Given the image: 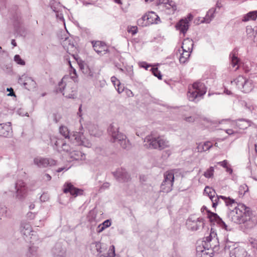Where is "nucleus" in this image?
I'll return each mask as SVG.
<instances>
[{"instance_id":"nucleus-1","label":"nucleus","mask_w":257,"mask_h":257,"mask_svg":"<svg viewBox=\"0 0 257 257\" xmlns=\"http://www.w3.org/2000/svg\"><path fill=\"white\" fill-rule=\"evenodd\" d=\"M235 202L232 206H227L228 207L234 206L227 213V217L230 221L236 224L242 223L244 226L247 229H251L256 225V222L255 217L252 216V213L248 207L243 204H238L235 206Z\"/></svg>"},{"instance_id":"nucleus-2","label":"nucleus","mask_w":257,"mask_h":257,"mask_svg":"<svg viewBox=\"0 0 257 257\" xmlns=\"http://www.w3.org/2000/svg\"><path fill=\"white\" fill-rule=\"evenodd\" d=\"M144 146L149 149L163 150L170 146L169 142L163 136L151 134L144 140Z\"/></svg>"},{"instance_id":"nucleus-3","label":"nucleus","mask_w":257,"mask_h":257,"mask_svg":"<svg viewBox=\"0 0 257 257\" xmlns=\"http://www.w3.org/2000/svg\"><path fill=\"white\" fill-rule=\"evenodd\" d=\"M118 124L113 122L108 127L107 131L111 137L113 142H117L124 149H130L131 144L126 136L119 132Z\"/></svg>"},{"instance_id":"nucleus-4","label":"nucleus","mask_w":257,"mask_h":257,"mask_svg":"<svg viewBox=\"0 0 257 257\" xmlns=\"http://www.w3.org/2000/svg\"><path fill=\"white\" fill-rule=\"evenodd\" d=\"M72 76L70 78L63 77L61 82L59 83L57 91L61 92L63 95L68 98H74L76 96V88L74 80Z\"/></svg>"},{"instance_id":"nucleus-5","label":"nucleus","mask_w":257,"mask_h":257,"mask_svg":"<svg viewBox=\"0 0 257 257\" xmlns=\"http://www.w3.org/2000/svg\"><path fill=\"white\" fill-rule=\"evenodd\" d=\"M206 91L207 88L203 83L195 82L188 88V98L190 101L197 102L206 93Z\"/></svg>"},{"instance_id":"nucleus-6","label":"nucleus","mask_w":257,"mask_h":257,"mask_svg":"<svg viewBox=\"0 0 257 257\" xmlns=\"http://www.w3.org/2000/svg\"><path fill=\"white\" fill-rule=\"evenodd\" d=\"M230 257H257V241L250 242L247 251L241 247L234 248L230 251Z\"/></svg>"},{"instance_id":"nucleus-7","label":"nucleus","mask_w":257,"mask_h":257,"mask_svg":"<svg viewBox=\"0 0 257 257\" xmlns=\"http://www.w3.org/2000/svg\"><path fill=\"white\" fill-rule=\"evenodd\" d=\"M232 85H235L238 89L244 93L250 92L253 87L252 82L242 76L239 75L233 81H231Z\"/></svg>"},{"instance_id":"nucleus-8","label":"nucleus","mask_w":257,"mask_h":257,"mask_svg":"<svg viewBox=\"0 0 257 257\" xmlns=\"http://www.w3.org/2000/svg\"><path fill=\"white\" fill-rule=\"evenodd\" d=\"M215 191L213 189L211 188V192H209V194H207L212 202V207L214 208H215L218 204L221 203L220 199L223 200L226 206H232L233 204L235 203V200L234 199H231L229 197L227 198L226 197L221 195H217L215 197Z\"/></svg>"},{"instance_id":"nucleus-9","label":"nucleus","mask_w":257,"mask_h":257,"mask_svg":"<svg viewBox=\"0 0 257 257\" xmlns=\"http://www.w3.org/2000/svg\"><path fill=\"white\" fill-rule=\"evenodd\" d=\"M164 179L161 185V191L168 193L172 191L174 181V174L171 172H166L164 174Z\"/></svg>"},{"instance_id":"nucleus-10","label":"nucleus","mask_w":257,"mask_h":257,"mask_svg":"<svg viewBox=\"0 0 257 257\" xmlns=\"http://www.w3.org/2000/svg\"><path fill=\"white\" fill-rule=\"evenodd\" d=\"M216 234L211 231L209 236H206L202 244L206 248H211L213 252L217 251L219 247V242L216 237Z\"/></svg>"},{"instance_id":"nucleus-11","label":"nucleus","mask_w":257,"mask_h":257,"mask_svg":"<svg viewBox=\"0 0 257 257\" xmlns=\"http://www.w3.org/2000/svg\"><path fill=\"white\" fill-rule=\"evenodd\" d=\"M71 138L72 143L75 144L76 145L83 146L87 148H90L92 146L91 143L85 137L82 133L73 132Z\"/></svg>"},{"instance_id":"nucleus-12","label":"nucleus","mask_w":257,"mask_h":257,"mask_svg":"<svg viewBox=\"0 0 257 257\" xmlns=\"http://www.w3.org/2000/svg\"><path fill=\"white\" fill-rule=\"evenodd\" d=\"M158 5L159 9L169 15L173 14L177 9L175 3L170 0H158Z\"/></svg>"},{"instance_id":"nucleus-13","label":"nucleus","mask_w":257,"mask_h":257,"mask_svg":"<svg viewBox=\"0 0 257 257\" xmlns=\"http://www.w3.org/2000/svg\"><path fill=\"white\" fill-rule=\"evenodd\" d=\"M186 225L188 229L191 231H196L203 227V219L191 216L187 220Z\"/></svg>"},{"instance_id":"nucleus-14","label":"nucleus","mask_w":257,"mask_h":257,"mask_svg":"<svg viewBox=\"0 0 257 257\" xmlns=\"http://www.w3.org/2000/svg\"><path fill=\"white\" fill-rule=\"evenodd\" d=\"M16 198L20 200L25 198L27 192V188L25 182L21 180H18L15 184Z\"/></svg>"},{"instance_id":"nucleus-15","label":"nucleus","mask_w":257,"mask_h":257,"mask_svg":"<svg viewBox=\"0 0 257 257\" xmlns=\"http://www.w3.org/2000/svg\"><path fill=\"white\" fill-rule=\"evenodd\" d=\"M34 163L39 168H45L56 164V161L52 159L38 157L34 159Z\"/></svg>"},{"instance_id":"nucleus-16","label":"nucleus","mask_w":257,"mask_h":257,"mask_svg":"<svg viewBox=\"0 0 257 257\" xmlns=\"http://www.w3.org/2000/svg\"><path fill=\"white\" fill-rule=\"evenodd\" d=\"M18 83L21 85H23L25 88L28 90L35 88L36 86L35 81L31 77H28L26 75H23L20 77Z\"/></svg>"},{"instance_id":"nucleus-17","label":"nucleus","mask_w":257,"mask_h":257,"mask_svg":"<svg viewBox=\"0 0 257 257\" xmlns=\"http://www.w3.org/2000/svg\"><path fill=\"white\" fill-rule=\"evenodd\" d=\"M63 190L64 193H69L74 197L82 194L83 193L82 190L75 187L71 183H65L63 185Z\"/></svg>"},{"instance_id":"nucleus-18","label":"nucleus","mask_w":257,"mask_h":257,"mask_svg":"<svg viewBox=\"0 0 257 257\" xmlns=\"http://www.w3.org/2000/svg\"><path fill=\"white\" fill-rule=\"evenodd\" d=\"M116 179L120 182H128L131 178L130 175L126 170L122 168H119L113 173Z\"/></svg>"},{"instance_id":"nucleus-19","label":"nucleus","mask_w":257,"mask_h":257,"mask_svg":"<svg viewBox=\"0 0 257 257\" xmlns=\"http://www.w3.org/2000/svg\"><path fill=\"white\" fill-rule=\"evenodd\" d=\"M208 217L211 222L216 223L220 227L226 230H230L228 228L227 225L216 213L210 212V211H208Z\"/></svg>"},{"instance_id":"nucleus-20","label":"nucleus","mask_w":257,"mask_h":257,"mask_svg":"<svg viewBox=\"0 0 257 257\" xmlns=\"http://www.w3.org/2000/svg\"><path fill=\"white\" fill-rule=\"evenodd\" d=\"M213 253L211 248H206L202 244L196 247L197 257H212Z\"/></svg>"},{"instance_id":"nucleus-21","label":"nucleus","mask_w":257,"mask_h":257,"mask_svg":"<svg viewBox=\"0 0 257 257\" xmlns=\"http://www.w3.org/2000/svg\"><path fill=\"white\" fill-rule=\"evenodd\" d=\"M95 51L99 55H102L106 53L107 47L104 42L97 41L91 42Z\"/></svg>"},{"instance_id":"nucleus-22","label":"nucleus","mask_w":257,"mask_h":257,"mask_svg":"<svg viewBox=\"0 0 257 257\" xmlns=\"http://www.w3.org/2000/svg\"><path fill=\"white\" fill-rule=\"evenodd\" d=\"M12 133L11 122L0 123V136L10 137L12 135Z\"/></svg>"},{"instance_id":"nucleus-23","label":"nucleus","mask_w":257,"mask_h":257,"mask_svg":"<svg viewBox=\"0 0 257 257\" xmlns=\"http://www.w3.org/2000/svg\"><path fill=\"white\" fill-rule=\"evenodd\" d=\"M51 253L53 257H65L66 249L60 243H57L52 249Z\"/></svg>"},{"instance_id":"nucleus-24","label":"nucleus","mask_w":257,"mask_h":257,"mask_svg":"<svg viewBox=\"0 0 257 257\" xmlns=\"http://www.w3.org/2000/svg\"><path fill=\"white\" fill-rule=\"evenodd\" d=\"M192 19V16L190 15L189 20L187 19L181 20L176 26L177 29L180 30L181 33L184 34L188 29L189 21H191Z\"/></svg>"},{"instance_id":"nucleus-25","label":"nucleus","mask_w":257,"mask_h":257,"mask_svg":"<svg viewBox=\"0 0 257 257\" xmlns=\"http://www.w3.org/2000/svg\"><path fill=\"white\" fill-rule=\"evenodd\" d=\"M252 122L248 119L240 118L236 120V124L240 129H245L252 124Z\"/></svg>"},{"instance_id":"nucleus-26","label":"nucleus","mask_w":257,"mask_h":257,"mask_svg":"<svg viewBox=\"0 0 257 257\" xmlns=\"http://www.w3.org/2000/svg\"><path fill=\"white\" fill-rule=\"evenodd\" d=\"M69 155L70 158L75 160H83L85 158V154L79 151H71Z\"/></svg>"},{"instance_id":"nucleus-27","label":"nucleus","mask_w":257,"mask_h":257,"mask_svg":"<svg viewBox=\"0 0 257 257\" xmlns=\"http://www.w3.org/2000/svg\"><path fill=\"white\" fill-rule=\"evenodd\" d=\"M235 51L233 50L229 55L230 59L231 60V65L232 67H235L236 66L237 67L235 68V70L238 69L239 66H241V64L240 63V61L238 57L236 55Z\"/></svg>"},{"instance_id":"nucleus-28","label":"nucleus","mask_w":257,"mask_h":257,"mask_svg":"<svg viewBox=\"0 0 257 257\" xmlns=\"http://www.w3.org/2000/svg\"><path fill=\"white\" fill-rule=\"evenodd\" d=\"M21 232L26 236H29L33 232L31 225L26 222H23L21 224Z\"/></svg>"},{"instance_id":"nucleus-29","label":"nucleus","mask_w":257,"mask_h":257,"mask_svg":"<svg viewBox=\"0 0 257 257\" xmlns=\"http://www.w3.org/2000/svg\"><path fill=\"white\" fill-rule=\"evenodd\" d=\"M193 46V42L192 40L186 39L184 40L182 48L183 51H187L191 53Z\"/></svg>"},{"instance_id":"nucleus-30","label":"nucleus","mask_w":257,"mask_h":257,"mask_svg":"<svg viewBox=\"0 0 257 257\" xmlns=\"http://www.w3.org/2000/svg\"><path fill=\"white\" fill-rule=\"evenodd\" d=\"M54 141L55 145L56 146H57L58 145H61V152L63 151L69 154L70 152L71 151V149L69 145L64 142L62 140H56Z\"/></svg>"},{"instance_id":"nucleus-31","label":"nucleus","mask_w":257,"mask_h":257,"mask_svg":"<svg viewBox=\"0 0 257 257\" xmlns=\"http://www.w3.org/2000/svg\"><path fill=\"white\" fill-rule=\"evenodd\" d=\"M59 132L60 134L63 136L65 138L68 139L72 143V139L71 137L73 134H70L68 128L65 126H61L59 127Z\"/></svg>"},{"instance_id":"nucleus-32","label":"nucleus","mask_w":257,"mask_h":257,"mask_svg":"<svg viewBox=\"0 0 257 257\" xmlns=\"http://www.w3.org/2000/svg\"><path fill=\"white\" fill-rule=\"evenodd\" d=\"M62 45L64 48L67 51L69 54L71 52L73 51V50L75 49V47L73 44H71L70 40L69 38H66L63 42Z\"/></svg>"},{"instance_id":"nucleus-33","label":"nucleus","mask_w":257,"mask_h":257,"mask_svg":"<svg viewBox=\"0 0 257 257\" xmlns=\"http://www.w3.org/2000/svg\"><path fill=\"white\" fill-rule=\"evenodd\" d=\"M213 145L210 141H207L204 143L203 144H199L197 147L198 151L199 152H202L209 150L212 148Z\"/></svg>"},{"instance_id":"nucleus-34","label":"nucleus","mask_w":257,"mask_h":257,"mask_svg":"<svg viewBox=\"0 0 257 257\" xmlns=\"http://www.w3.org/2000/svg\"><path fill=\"white\" fill-rule=\"evenodd\" d=\"M156 14L153 12H149L148 14L144 16L141 19L139 20L138 23L139 24L140 22L147 20V23L148 24H151V20H155Z\"/></svg>"},{"instance_id":"nucleus-35","label":"nucleus","mask_w":257,"mask_h":257,"mask_svg":"<svg viewBox=\"0 0 257 257\" xmlns=\"http://www.w3.org/2000/svg\"><path fill=\"white\" fill-rule=\"evenodd\" d=\"M257 18V11H251L245 15L243 18L242 21L247 22L250 20H255Z\"/></svg>"},{"instance_id":"nucleus-36","label":"nucleus","mask_w":257,"mask_h":257,"mask_svg":"<svg viewBox=\"0 0 257 257\" xmlns=\"http://www.w3.org/2000/svg\"><path fill=\"white\" fill-rule=\"evenodd\" d=\"M80 68L82 71L83 73L89 76L91 78L93 77V72L90 69V68L86 64H81L80 65Z\"/></svg>"},{"instance_id":"nucleus-37","label":"nucleus","mask_w":257,"mask_h":257,"mask_svg":"<svg viewBox=\"0 0 257 257\" xmlns=\"http://www.w3.org/2000/svg\"><path fill=\"white\" fill-rule=\"evenodd\" d=\"M214 18V11L212 10H209L206 14L205 17L203 18V20H201V22L202 23H209L213 18Z\"/></svg>"},{"instance_id":"nucleus-38","label":"nucleus","mask_w":257,"mask_h":257,"mask_svg":"<svg viewBox=\"0 0 257 257\" xmlns=\"http://www.w3.org/2000/svg\"><path fill=\"white\" fill-rule=\"evenodd\" d=\"M27 257H39L37 254V247L35 246H31L29 247L27 253Z\"/></svg>"},{"instance_id":"nucleus-39","label":"nucleus","mask_w":257,"mask_h":257,"mask_svg":"<svg viewBox=\"0 0 257 257\" xmlns=\"http://www.w3.org/2000/svg\"><path fill=\"white\" fill-rule=\"evenodd\" d=\"M91 247L92 249H94L97 251L98 253L97 255L98 256L100 255V253L103 251L102 244L100 242H95L92 243Z\"/></svg>"},{"instance_id":"nucleus-40","label":"nucleus","mask_w":257,"mask_h":257,"mask_svg":"<svg viewBox=\"0 0 257 257\" xmlns=\"http://www.w3.org/2000/svg\"><path fill=\"white\" fill-rule=\"evenodd\" d=\"M50 6L51 8L54 12H60V10L62 9V6L60 5V3H58L54 1L51 2Z\"/></svg>"},{"instance_id":"nucleus-41","label":"nucleus","mask_w":257,"mask_h":257,"mask_svg":"<svg viewBox=\"0 0 257 257\" xmlns=\"http://www.w3.org/2000/svg\"><path fill=\"white\" fill-rule=\"evenodd\" d=\"M183 51V53L181 54L179 58V61L181 63H185L189 58L191 53L189 52L184 51Z\"/></svg>"},{"instance_id":"nucleus-42","label":"nucleus","mask_w":257,"mask_h":257,"mask_svg":"<svg viewBox=\"0 0 257 257\" xmlns=\"http://www.w3.org/2000/svg\"><path fill=\"white\" fill-rule=\"evenodd\" d=\"M115 255V247L113 245L110 246L107 255L104 254H100L99 257H114Z\"/></svg>"},{"instance_id":"nucleus-43","label":"nucleus","mask_w":257,"mask_h":257,"mask_svg":"<svg viewBox=\"0 0 257 257\" xmlns=\"http://www.w3.org/2000/svg\"><path fill=\"white\" fill-rule=\"evenodd\" d=\"M252 64L251 62L249 61H246L241 64L240 67H241L245 73L249 72L251 68Z\"/></svg>"},{"instance_id":"nucleus-44","label":"nucleus","mask_w":257,"mask_h":257,"mask_svg":"<svg viewBox=\"0 0 257 257\" xmlns=\"http://www.w3.org/2000/svg\"><path fill=\"white\" fill-rule=\"evenodd\" d=\"M214 169L213 167H210L204 173V176L207 178H212L213 176Z\"/></svg>"},{"instance_id":"nucleus-45","label":"nucleus","mask_w":257,"mask_h":257,"mask_svg":"<svg viewBox=\"0 0 257 257\" xmlns=\"http://www.w3.org/2000/svg\"><path fill=\"white\" fill-rule=\"evenodd\" d=\"M150 70L152 71V73L155 76L157 77L160 80L162 79V75L160 71H159L158 68H151Z\"/></svg>"},{"instance_id":"nucleus-46","label":"nucleus","mask_w":257,"mask_h":257,"mask_svg":"<svg viewBox=\"0 0 257 257\" xmlns=\"http://www.w3.org/2000/svg\"><path fill=\"white\" fill-rule=\"evenodd\" d=\"M56 140H61L60 139H58L57 138H53L51 139V142L52 143V145L53 146V147L54 150H57L59 152H61V145H58L57 146L55 145V141Z\"/></svg>"},{"instance_id":"nucleus-47","label":"nucleus","mask_w":257,"mask_h":257,"mask_svg":"<svg viewBox=\"0 0 257 257\" xmlns=\"http://www.w3.org/2000/svg\"><path fill=\"white\" fill-rule=\"evenodd\" d=\"M14 61L18 64L21 65H25V62L21 59L19 55H16L14 57Z\"/></svg>"},{"instance_id":"nucleus-48","label":"nucleus","mask_w":257,"mask_h":257,"mask_svg":"<svg viewBox=\"0 0 257 257\" xmlns=\"http://www.w3.org/2000/svg\"><path fill=\"white\" fill-rule=\"evenodd\" d=\"M115 88L118 93L120 94L124 92L126 88H124V86L122 85L120 82H118V83L117 84V87H115Z\"/></svg>"},{"instance_id":"nucleus-49","label":"nucleus","mask_w":257,"mask_h":257,"mask_svg":"<svg viewBox=\"0 0 257 257\" xmlns=\"http://www.w3.org/2000/svg\"><path fill=\"white\" fill-rule=\"evenodd\" d=\"M138 30V28L136 26H132L131 27H128V32L130 33H131L132 35H135L137 34Z\"/></svg>"},{"instance_id":"nucleus-50","label":"nucleus","mask_w":257,"mask_h":257,"mask_svg":"<svg viewBox=\"0 0 257 257\" xmlns=\"http://www.w3.org/2000/svg\"><path fill=\"white\" fill-rule=\"evenodd\" d=\"M246 31L247 35H248L249 37H251L252 35H254V30L251 27H247Z\"/></svg>"},{"instance_id":"nucleus-51","label":"nucleus","mask_w":257,"mask_h":257,"mask_svg":"<svg viewBox=\"0 0 257 257\" xmlns=\"http://www.w3.org/2000/svg\"><path fill=\"white\" fill-rule=\"evenodd\" d=\"M56 13V18L60 20V21H61L62 22H64V17H63V15L62 14V13H61V11L60 10V12H55Z\"/></svg>"},{"instance_id":"nucleus-52","label":"nucleus","mask_w":257,"mask_h":257,"mask_svg":"<svg viewBox=\"0 0 257 257\" xmlns=\"http://www.w3.org/2000/svg\"><path fill=\"white\" fill-rule=\"evenodd\" d=\"M124 92L127 97H131L134 96V94L133 92L128 88H126L125 90L124 91Z\"/></svg>"},{"instance_id":"nucleus-53","label":"nucleus","mask_w":257,"mask_h":257,"mask_svg":"<svg viewBox=\"0 0 257 257\" xmlns=\"http://www.w3.org/2000/svg\"><path fill=\"white\" fill-rule=\"evenodd\" d=\"M104 228H106L111 225V222L109 220H105L102 223L100 224Z\"/></svg>"},{"instance_id":"nucleus-54","label":"nucleus","mask_w":257,"mask_h":257,"mask_svg":"<svg viewBox=\"0 0 257 257\" xmlns=\"http://www.w3.org/2000/svg\"><path fill=\"white\" fill-rule=\"evenodd\" d=\"M111 81L115 87H116V85L117 86V84L118 83V82H119V80H118L115 76H112L111 77Z\"/></svg>"},{"instance_id":"nucleus-55","label":"nucleus","mask_w":257,"mask_h":257,"mask_svg":"<svg viewBox=\"0 0 257 257\" xmlns=\"http://www.w3.org/2000/svg\"><path fill=\"white\" fill-rule=\"evenodd\" d=\"M196 118L194 116H190L185 118V120L189 122H193L195 120Z\"/></svg>"},{"instance_id":"nucleus-56","label":"nucleus","mask_w":257,"mask_h":257,"mask_svg":"<svg viewBox=\"0 0 257 257\" xmlns=\"http://www.w3.org/2000/svg\"><path fill=\"white\" fill-rule=\"evenodd\" d=\"M150 22H151V24H154V23L158 24V23H159V22H160V19L159 17L156 14L155 20H151Z\"/></svg>"},{"instance_id":"nucleus-57","label":"nucleus","mask_w":257,"mask_h":257,"mask_svg":"<svg viewBox=\"0 0 257 257\" xmlns=\"http://www.w3.org/2000/svg\"><path fill=\"white\" fill-rule=\"evenodd\" d=\"M227 161L226 160H224L221 162H218L217 164L222 166L223 168H226L227 167Z\"/></svg>"},{"instance_id":"nucleus-58","label":"nucleus","mask_w":257,"mask_h":257,"mask_svg":"<svg viewBox=\"0 0 257 257\" xmlns=\"http://www.w3.org/2000/svg\"><path fill=\"white\" fill-rule=\"evenodd\" d=\"M77 115L80 117V121L81 122V119H82V104H80L79 107L78 111L77 112Z\"/></svg>"},{"instance_id":"nucleus-59","label":"nucleus","mask_w":257,"mask_h":257,"mask_svg":"<svg viewBox=\"0 0 257 257\" xmlns=\"http://www.w3.org/2000/svg\"><path fill=\"white\" fill-rule=\"evenodd\" d=\"M35 214H34L33 213L31 212L28 213L27 214V218L30 220L33 219L35 218Z\"/></svg>"},{"instance_id":"nucleus-60","label":"nucleus","mask_w":257,"mask_h":257,"mask_svg":"<svg viewBox=\"0 0 257 257\" xmlns=\"http://www.w3.org/2000/svg\"><path fill=\"white\" fill-rule=\"evenodd\" d=\"M242 189L243 190H244V193H245V192H246V191L248 190L247 186L246 185H245V184H244V185H243L240 186V188H239V190H240V191H241V190H242Z\"/></svg>"},{"instance_id":"nucleus-61","label":"nucleus","mask_w":257,"mask_h":257,"mask_svg":"<svg viewBox=\"0 0 257 257\" xmlns=\"http://www.w3.org/2000/svg\"><path fill=\"white\" fill-rule=\"evenodd\" d=\"M104 229L105 228L104 227H103L101 224H99L97 227V232L98 233H100L102 232Z\"/></svg>"},{"instance_id":"nucleus-62","label":"nucleus","mask_w":257,"mask_h":257,"mask_svg":"<svg viewBox=\"0 0 257 257\" xmlns=\"http://www.w3.org/2000/svg\"><path fill=\"white\" fill-rule=\"evenodd\" d=\"M44 179L47 181H50L51 179V177L49 174H45L44 176Z\"/></svg>"},{"instance_id":"nucleus-63","label":"nucleus","mask_w":257,"mask_h":257,"mask_svg":"<svg viewBox=\"0 0 257 257\" xmlns=\"http://www.w3.org/2000/svg\"><path fill=\"white\" fill-rule=\"evenodd\" d=\"M211 188H210L208 186L206 187L204 189V193L208 194L209 192H211Z\"/></svg>"},{"instance_id":"nucleus-64","label":"nucleus","mask_w":257,"mask_h":257,"mask_svg":"<svg viewBox=\"0 0 257 257\" xmlns=\"http://www.w3.org/2000/svg\"><path fill=\"white\" fill-rule=\"evenodd\" d=\"M150 66H151L150 65L147 64L145 62H144L143 63H142V64L141 65L142 67L145 68L146 70H147L148 69V68L150 67Z\"/></svg>"}]
</instances>
